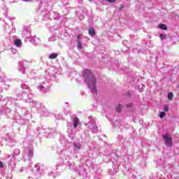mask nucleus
<instances>
[{"label": "nucleus", "mask_w": 179, "mask_h": 179, "mask_svg": "<svg viewBox=\"0 0 179 179\" xmlns=\"http://www.w3.org/2000/svg\"><path fill=\"white\" fill-rule=\"evenodd\" d=\"M83 78L85 79L91 92L96 94L97 88H96V77H94L93 73L89 69H85L83 71Z\"/></svg>", "instance_id": "nucleus-1"}, {"label": "nucleus", "mask_w": 179, "mask_h": 179, "mask_svg": "<svg viewBox=\"0 0 179 179\" xmlns=\"http://www.w3.org/2000/svg\"><path fill=\"white\" fill-rule=\"evenodd\" d=\"M164 139L165 140V145L169 148L173 146V139H171V136H169L168 134H165L164 136Z\"/></svg>", "instance_id": "nucleus-2"}, {"label": "nucleus", "mask_w": 179, "mask_h": 179, "mask_svg": "<svg viewBox=\"0 0 179 179\" xmlns=\"http://www.w3.org/2000/svg\"><path fill=\"white\" fill-rule=\"evenodd\" d=\"M73 125L75 128H78V127H79V124H80V121H79V118L78 117H73Z\"/></svg>", "instance_id": "nucleus-3"}, {"label": "nucleus", "mask_w": 179, "mask_h": 179, "mask_svg": "<svg viewBox=\"0 0 179 179\" xmlns=\"http://www.w3.org/2000/svg\"><path fill=\"white\" fill-rule=\"evenodd\" d=\"M158 28L161 29V30H167V26L164 24H159Z\"/></svg>", "instance_id": "nucleus-4"}, {"label": "nucleus", "mask_w": 179, "mask_h": 179, "mask_svg": "<svg viewBox=\"0 0 179 179\" xmlns=\"http://www.w3.org/2000/svg\"><path fill=\"white\" fill-rule=\"evenodd\" d=\"M89 33L90 36H95L96 35V31H94V28L90 27L89 29Z\"/></svg>", "instance_id": "nucleus-5"}, {"label": "nucleus", "mask_w": 179, "mask_h": 179, "mask_svg": "<svg viewBox=\"0 0 179 179\" xmlns=\"http://www.w3.org/2000/svg\"><path fill=\"white\" fill-rule=\"evenodd\" d=\"M15 45H16V47H22V40L20 39L15 40Z\"/></svg>", "instance_id": "nucleus-6"}, {"label": "nucleus", "mask_w": 179, "mask_h": 179, "mask_svg": "<svg viewBox=\"0 0 179 179\" xmlns=\"http://www.w3.org/2000/svg\"><path fill=\"white\" fill-rule=\"evenodd\" d=\"M83 48V45L82 44V42H80V41H78L77 48H78V50H82Z\"/></svg>", "instance_id": "nucleus-7"}, {"label": "nucleus", "mask_w": 179, "mask_h": 179, "mask_svg": "<svg viewBox=\"0 0 179 179\" xmlns=\"http://www.w3.org/2000/svg\"><path fill=\"white\" fill-rule=\"evenodd\" d=\"M58 57V54L57 53H52L50 55H49L50 59H55Z\"/></svg>", "instance_id": "nucleus-8"}, {"label": "nucleus", "mask_w": 179, "mask_h": 179, "mask_svg": "<svg viewBox=\"0 0 179 179\" xmlns=\"http://www.w3.org/2000/svg\"><path fill=\"white\" fill-rule=\"evenodd\" d=\"M121 110H122V105L118 104L116 107L117 113H121Z\"/></svg>", "instance_id": "nucleus-9"}, {"label": "nucleus", "mask_w": 179, "mask_h": 179, "mask_svg": "<svg viewBox=\"0 0 179 179\" xmlns=\"http://www.w3.org/2000/svg\"><path fill=\"white\" fill-rule=\"evenodd\" d=\"M173 97H174V94H173V92H169L168 94L169 100H173Z\"/></svg>", "instance_id": "nucleus-10"}, {"label": "nucleus", "mask_w": 179, "mask_h": 179, "mask_svg": "<svg viewBox=\"0 0 179 179\" xmlns=\"http://www.w3.org/2000/svg\"><path fill=\"white\" fill-rule=\"evenodd\" d=\"M159 38H161V40H166V34H161L159 35Z\"/></svg>", "instance_id": "nucleus-11"}, {"label": "nucleus", "mask_w": 179, "mask_h": 179, "mask_svg": "<svg viewBox=\"0 0 179 179\" xmlns=\"http://www.w3.org/2000/svg\"><path fill=\"white\" fill-rule=\"evenodd\" d=\"M166 116V113L164 112H161L159 113V118H164V117Z\"/></svg>", "instance_id": "nucleus-12"}, {"label": "nucleus", "mask_w": 179, "mask_h": 179, "mask_svg": "<svg viewBox=\"0 0 179 179\" xmlns=\"http://www.w3.org/2000/svg\"><path fill=\"white\" fill-rule=\"evenodd\" d=\"M73 145H74L75 148H76L77 149H78V150L81 149L80 144H79V143L78 144L73 143Z\"/></svg>", "instance_id": "nucleus-13"}, {"label": "nucleus", "mask_w": 179, "mask_h": 179, "mask_svg": "<svg viewBox=\"0 0 179 179\" xmlns=\"http://www.w3.org/2000/svg\"><path fill=\"white\" fill-rule=\"evenodd\" d=\"M164 111H169V106L166 105L164 106Z\"/></svg>", "instance_id": "nucleus-14"}, {"label": "nucleus", "mask_w": 179, "mask_h": 179, "mask_svg": "<svg viewBox=\"0 0 179 179\" xmlns=\"http://www.w3.org/2000/svg\"><path fill=\"white\" fill-rule=\"evenodd\" d=\"M107 2H110V3H114V2H115V1L117 0H106Z\"/></svg>", "instance_id": "nucleus-15"}, {"label": "nucleus", "mask_w": 179, "mask_h": 179, "mask_svg": "<svg viewBox=\"0 0 179 179\" xmlns=\"http://www.w3.org/2000/svg\"><path fill=\"white\" fill-rule=\"evenodd\" d=\"M3 167V162L0 161V168L2 169Z\"/></svg>", "instance_id": "nucleus-16"}, {"label": "nucleus", "mask_w": 179, "mask_h": 179, "mask_svg": "<svg viewBox=\"0 0 179 179\" xmlns=\"http://www.w3.org/2000/svg\"><path fill=\"white\" fill-rule=\"evenodd\" d=\"M127 108H130L131 107H132V103H129L127 105Z\"/></svg>", "instance_id": "nucleus-17"}, {"label": "nucleus", "mask_w": 179, "mask_h": 179, "mask_svg": "<svg viewBox=\"0 0 179 179\" xmlns=\"http://www.w3.org/2000/svg\"><path fill=\"white\" fill-rule=\"evenodd\" d=\"M77 38H78V40H80V35H78V36H77Z\"/></svg>", "instance_id": "nucleus-18"}, {"label": "nucleus", "mask_w": 179, "mask_h": 179, "mask_svg": "<svg viewBox=\"0 0 179 179\" xmlns=\"http://www.w3.org/2000/svg\"><path fill=\"white\" fill-rule=\"evenodd\" d=\"M22 1L27 2V1H33V0H22Z\"/></svg>", "instance_id": "nucleus-19"}, {"label": "nucleus", "mask_w": 179, "mask_h": 179, "mask_svg": "<svg viewBox=\"0 0 179 179\" xmlns=\"http://www.w3.org/2000/svg\"><path fill=\"white\" fill-rule=\"evenodd\" d=\"M41 89H44V86L40 85Z\"/></svg>", "instance_id": "nucleus-20"}, {"label": "nucleus", "mask_w": 179, "mask_h": 179, "mask_svg": "<svg viewBox=\"0 0 179 179\" xmlns=\"http://www.w3.org/2000/svg\"><path fill=\"white\" fill-rule=\"evenodd\" d=\"M89 1H92V0H89Z\"/></svg>", "instance_id": "nucleus-21"}]
</instances>
